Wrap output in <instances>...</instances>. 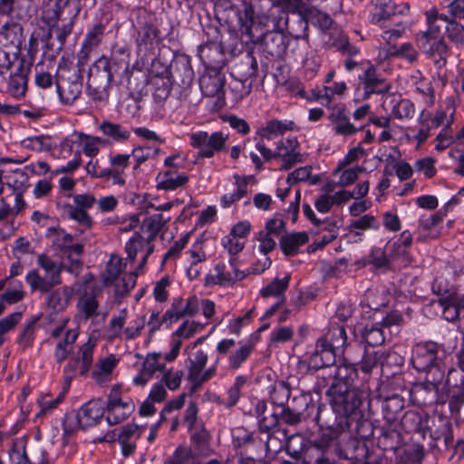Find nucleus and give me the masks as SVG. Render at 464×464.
<instances>
[{"mask_svg": "<svg viewBox=\"0 0 464 464\" xmlns=\"http://www.w3.org/2000/svg\"><path fill=\"white\" fill-rule=\"evenodd\" d=\"M158 188L164 190H175L188 181V176L179 173L177 169H169L159 173L157 177Z\"/></svg>", "mask_w": 464, "mask_h": 464, "instance_id": "nucleus-29", "label": "nucleus"}, {"mask_svg": "<svg viewBox=\"0 0 464 464\" xmlns=\"http://www.w3.org/2000/svg\"><path fill=\"white\" fill-rule=\"evenodd\" d=\"M127 260L119 255H111L102 273V279L105 285L113 286L119 295L128 294L136 285L140 274L136 269L125 273Z\"/></svg>", "mask_w": 464, "mask_h": 464, "instance_id": "nucleus-2", "label": "nucleus"}, {"mask_svg": "<svg viewBox=\"0 0 464 464\" xmlns=\"http://www.w3.org/2000/svg\"><path fill=\"white\" fill-rule=\"evenodd\" d=\"M420 47L433 59L438 68H441L446 64L448 54V46L441 37L418 39Z\"/></svg>", "mask_w": 464, "mask_h": 464, "instance_id": "nucleus-19", "label": "nucleus"}, {"mask_svg": "<svg viewBox=\"0 0 464 464\" xmlns=\"http://www.w3.org/2000/svg\"><path fill=\"white\" fill-rule=\"evenodd\" d=\"M57 92L63 103L72 104L82 92V84L76 81L62 80L57 82Z\"/></svg>", "mask_w": 464, "mask_h": 464, "instance_id": "nucleus-31", "label": "nucleus"}, {"mask_svg": "<svg viewBox=\"0 0 464 464\" xmlns=\"http://www.w3.org/2000/svg\"><path fill=\"white\" fill-rule=\"evenodd\" d=\"M79 138L82 151L89 158H95L100 152L101 148L106 143V140L97 136L81 134Z\"/></svg>", "mask_w": 464, "mask_h": 464, "instance_id": "nucleus-35", "label": "nucleus"}, {"mask_svg": "<svg viewBox=\"0 0 464 464\" xmlns=\"http://www.w3.org/2000/svg\"><path fill=\"white\" fill-rule=\"evenodd\" d=\"M416 90L423 96L424 102L428 106L434 104L435 96L430 81L426 79L420 80L416 82Z\"/></svg>", "mask_w": 464, "mask_h": 464, "instance_id": "nucleus-64", "label": "nucleus"}, {"mask_svg": "<svg viewBox=\"0 0 464 464\" xmlns=\"http://www.w3.org/2000/svg\"><path fill=\"white\" fill-rule=\"evenodd\" d=\"M307 241L308 235L305 232L292 233L281 238L280 246L285 255L294 256Z\"/></svg>", "mask_w": 464, "mask_h": 464, "instance_id": "nucleus-32", "label": "nucleus"}, {"mask_svg": "<svg viewBox=\"0 0 464 464\" xmlns=\"http://www.w3.org/2000/svg\"><path fill=\"white\" fill-rule=\"evenodd\" d=\"M348 91L347 85L343 81L334 82L331 85L324 86L315 95L317 100H321V103L329 106L334 97L343 98Z\"/></svg>", "mask_w": 464, "mask_h": 464, "instance_id": "nucleus-30", "label": "nucleus"}, {"mask_svg": "<svg viewBox=\"0 0 464 464\" xmlns=\"http://www.w3.org/2000/svg\"><path fill=\"white\" fill-rule=\"evenodd\" d=\"M295 128V122L292 121H279L271 120L262 125L257 130L256 134L263 139L272 140L277 136L285 134L288 130Z\"/></svg>", "mask_w": 464, "mask_h": 464, "instance_id": "nucleus-26", "label": "nucleus"}, {"mask_svg": "<svg viewBox=\"0 0 464 464\" xmlns=\"http://www.w3.org/2000/svg\"><path fill=\"white\" fill-rule=\"evenodd\" d=\"M362 337L370 346L380 345L385 340L382 333V327L379 323L372 325H365L362 331Z\"/></svg>", "mask_w": 464, "mask_h": 464, "instance_id": "nucleus-43", "label": "nucleus"}, {"mask_svg": "<svg viewBox=\"0 0 464 464\" xmlns=\"http://www.w3.org/2000/svg\"><path fill=\"white\" fill-rule=\"evenodd\" d=\"M379 228L380 223L377 218L371 214H365L357 219L353 220L347 227L348 231L357 230L362 234L366 230H378Z\"/></svg>", "mask_w": 464, "mask_h": 464, "instance_id": "nucleus-42", "label": "nucleus"}, {"mask_svg": "<svg viewBox=\"0 0 464 464\" xmlns=\"http://www.w3.org/2000/svg\"><path fill=\"white\" fill-rule=\"evenodd\" d=\"M290 280L291 276L289 274H286L281 278L275 277L259 290V295L263 298H280V301L285 302V293L289 287Z\"/></svg>", "mask_w": 464, "mask_h": 464, "instance_id": "nucleus-28", "label": "nucleus"}, {"mask_svg": "<svg viewBox=\"0 0 464 464\" xmlns=\"http://www.w3.org/2000/svg\"><path fill=\"white\" fill-rule=\"evenodd\" d=\"M256 239L259 242L258 251L265 256L272 252L276 246L275 237L263 231H259L256 234Z\"/></svg>", "mask_w": 464, "mask_h": 464, "instance_id": "nucleus-63", "label": "nucleus"}, {"mask_svg": "<svg viewBox=\"0 0 464 464\" xmlns=\"http://www.w3.org/2000/svg\"><path fill=\"white\" fill-rule=\"evenodd\" d=\"M170 220V218H164L162 214H153L143 219L141 229L151 240L157 237L161 228Z\"/></svg>", "mask_w": 464, "mask_h": 464, "instance_id": "nucleus-34", "label": "nucleus"}, {"mask_svg": "<svg viewBox=\"0 0 464 464\" xmlns=\"http://www.w3.org/2000/svg\"><path fill=\"white\" fill-rule=\"evenodd\" d=\"M105 413L102 400H91L83 404L77 413L78 424L86 429L96 425Z\"/></svg>", "mask_w": 464, "mask_h": 464, "instance_id": "nucleus-16", "label": "nucleus"}, {"mask_svg": "<svg viewBox=\"0 0 464 464\" xmlns=\"http://www.w3.org/2000/svg\"><path fill=\"white\" fill-rule=\"evenodd\" d=\"M232 188L220 196L219 205L222 208H229L246 197L248 185L255 182L252 175H233Z\"/></svg>", "mask_w": 464, "mask_h": 464, "instance_id": "nucleus-11", "label": "nucleus"}, {"mask_svg": "<svg viewBox=\"0 0 464 464\" xmlns=\"http://www.w3.org/2000/svg\"><path fill=\"white\" fill-rule=\"evenodd\" d=\"M75 319L79 323H85L99 314V302L95 295H83L76 304Z\"/></svg>", "mask_w": 464, "mask_h": 464, "instance_id": "nucleus-23", "label": "nucleus"}, {"mask_svg": "<svg viewBox=\"0 0 464 464\" xmlns=\"http://www.w3.org/2000/svg\"><path fill=\"white\" fill-rule=\"evenodd\" d=\"M446 34L448 38L456 45L464 44V25L455 22L448 23Z\"/></svg>", "mask_w": 464, "mask_h": 464, "instance_id": "nucleus-59", "label": "nucleus"}, {"mask_svg": "<svg viewBox=\"0 0 464 464\" xmlns=\"http://www.w3.org/2000/svg\"><path fill=\"white\" fill-rule=\"evenodd\" d=\"M325 335L335 352L342 350L346 345L347 334L343 325L333 326Z\"/></svg>", "mask_w": 464, "mask_h": 464, "instance_id": "nucleus-45", "label": "nucleus"}, {"mask_svg": "<svg viewBox=\"0 0 464 464\" xmlns=\"http://www.w3.org/2000/svg\"><path fill=\"white\" fill-rule=\"evenodd\" d=\"M254 316V310L247 311L242 316L232 318L227 324V332L230 334L239 335L242 328L246 325Z\"/></svg>", "mask_w": 464, "mask_h": 464, "instance_id": "nucleus-53", "label": "nucleus"}, {"mask_svg": "<svg viewBox=\"0 0 464 464\" xmlns=\"http://www.w3.org/2000/svg\"><path fill=\"white\" fill-rule=\"evenodd\" d=\"M185 316L183 299L177 298L174 299L171 306L164 313L163 321H169V324H171Z\"/></svg>", "mask_w": 464, "mask_h": 464, "instance_id": "nucleus-55", "label": "nucleus"}, {"mask_svg": "<svg viewBox=\"0 0 464 464\" xmlns=\"http://www.w3.org/2000/svg\"><path fill=\"white\" fill-rule=\"evenodd\" d=\"M76 333L68 332L65 340L60 341L56 344L54 356L57 362H61L66 359L68 353L72 351V343L76 340Z\"/></svg>", "mask_w": 464, "mask_h": 464, "instance_id": "nucleus-47", "label": "nucleus"}, {"mask_svg": "<svg viewBox=\"0 0 464 464\" xmlns=\"http://www.w3.org/2000/svg\"><path fill=\"white\" fill-rule=\"evenodd\" d=\"M203 329V324L196 321H184L170 335L169 352L164 354L165 362H174L182 346L183 341L192 337Z\"/></svg>", "mask_w": 464, "mask_h": 464, "instance_id": "nucleus-9", "label": "nucleus"}, {"mask_svg": "<svg viewBox=\"0 0 464 464\" xmlns=\"http://www.w3.org/2000/svg\"><path fill=\"white\" fill-rule=\"evenodd\" d=\"M362 69L363 70V72L359 75V79L364 87L362 99H369L373 93H383L388 92V86L377 76L376 69L372 63H367L366 67Z\"/></svg>", "mask_w": 464, "mask_h": 464, "instance_id": "nucleus-20", "label": "nucleus"}, {"mask_svg": "<svg viewBox=\"0 0 464 464\" xmlns=\"http://www.w3.org/2000/svg\"><path fill=\"white\" fill-rule=\"evenodd\" d=\"M449 14H440V19L447 23L454 22V19L464 18V2H450L447 5Z\"/></svg>", "mask_w": 464, "mask_h": 464, "instance_id": "nucleus-57", "label": "nucleus"}, {"mask_svg": "<svg viewBox=\"0 0 464 464\" xmlns=\"http://www.w3.org/2000/svg\"><path fill=\"white\" fill-rule=\"evenodd\" d=\"M208 354L201 349L188 356L187 361L188 378L191 382L201 372L208 362Z\"/></svg>", "mask_w": 464, "mask_h": 464, "instance_id": "nucleus-36", "label": "nucleus"}, {"mask_svg": "<svg viewBox=\"0 0 464 464\" xmlns=\"http://www.w3.org/2000/svg\"><path fill=\"white\" fill-rule=\"evenodd\" d=\"M445 213L441 210L432 215L422 216L418 223V240L424 241L427 238H436L440 235L439 225L442 222Z\"/></svg>", "mask_w": 464, "mask_h": 464, "instance_id": "nucleus-21", "label": "nucleus"}, {"mask_svg": "<svg viewBox=\"0 0 464 464\" xmlns=\"http://www.w3.org/2000/svg\"><path fill=\"white\" fill-rule=\"evenodd\" d=\"M154 251L153 240L140 233H134L125 244L126 260L133 263L138 256L140 261L135 268L140 274H142L149 256Z\"/></svg>", "mask_w": 464, "mask_h": 464, "instance_id": "nucleus-8", "label": "nucleus"}, {"mask_svg": "<svg viewBox=\"0 0 464 464\" xmlns=\"http://www.w3.org/2000/svg\"><path fill=\"white\" fill-rule=\"evenodd\" d=\"M191 447L179 446L169 459L175 464H201V458L209 455V445L204 435L191 436Z\"/></svg>", "mask_w": 464, "mask_h": 464, "instance_id": "nucleus-7", "label": "nucleus"}, {"mask_svg": "<svg viewBox=\"0 0 464 464\" xmlns=\"http://www.w3.org/2000/svg\"><path fill=\"white\" fill-rule=\"evenodd\" d=\"M271 259L265 256L251 267L241 269L242 262L240 259L228 258L227 266L224 262H218L214 266L213 269L205 276V285L207 286H231L251 274L259 275L263 273L271 266Z\"/></svg>", "mask_w": 464, "mask_h": 464, "instance_id": "nucleus-1", "label": "nucleus"}, {"mask_svg": "<svg viewBox=\"0 0 464 464\" xmlns=\"http://www.w3.org/2000/svg\"><path fill=\"white\" fill-rule=\"evenodd\" d=\"M324 37L327 47L335 48L344 55L352 57L359 53L355 46L350 44L348 37L339 26L333 27L332 31Z\"/></svg>", "mask_w": 464, "mask_h": 464, "instance_id": "nucleus-22", "label": "nucleus"}, {"mask_svg": "<svg viewBox=\"0 0 464 464\" xmlns=\"http://www.w3.org/2000/svg\"><path fill=\"white\" fill-rule=\"evenodd\" d=\"M304 17L313 25L318 27L323 32L324 36L328 32H331L333 27L337 26L327 14L317 9H307L304 14Z\"/></svg>", "mask_w": 464, "mask_h": 464, "instance_id": "nucleus-33", "label": "nucleus"}, {"mask_svg": "<svg viewBox=\"0 0 464 464\" xmlns=\"http://www.w3.org/2000/svg\"><path fill=\"white\" fill-rule=\"evenodd\" d=\"M27 90V75L22 63L16 68V72L11 74L6 86V92L14 99H21Z\"/></svg>", "mask_w": 464, "mask_h": 464, "instance_id": "nucleus-27", "label": "nucleus"}, {"mask_svg": "<svg viewBox=\"0 0 464 464\" xmlns=\"http://www.w3.org/2000/svg\"><path fill=\"white\" fill-rule=\"evenodd\" d=\"M74 294L72 286H63L53 292L49 296V304L56 310L64 309Z\"/></svg>", "mask_w": 464, "mask_h": 464, "instance_id": "nucleus-38", "label": "nucleus"}, {"mask_svg": "<svg viewBox=\"0 0 464 464\" xmlns=\"http://www.w3.org/2000/svg\"><path fill=\"white\" fill-rule=\"evenodd\" d=\"M414 105L409 100H401L393 107L392 113L398 119H409L414 115Z\"/></svg>", "mask_w": 464, "mask_h": 464, "instance_id": "nucleus-62", "label": "nucleus"}, {"mask_svg": "<svg viewBox=\"0 0 464 464\" xmlns=\"http://www.w3.org/2000/svg\"><path fill=\"white\" fill-rule=\"evenodd\" d=\"M328 120L332 130L338 136L349 137L354 135L361 130L351 122L344 105L333 107L328 115Z\"/></svg>", "mask_w": 464, "mask_h": 464, "instance_id": "nucleus-12", "label": "nucleus"}, {"mask_svg": "<svg viewBox=\"0 0 464 464\" xmlns=\"http://www.w3.org/2000/svg\"><path fill=\"white\" fill-rule=\"evenodd\" d=\"M276 159L282 162V169H288L302 161L299 142L296 137H288L276 146Z\"/></svg>", "mask_w": 464, "mask_h": 464, "instance_id": "nucleus-14", "label": "nucleus"}, {"mask_svg": "<svg viewBox=\"0 0 464 464\" xmlns=\"http://www.w3.org/2000/svg\"><path fill=\"white\" fill-rule=\"evenodd\" d=\"M119 363V359L115 354H109L97 360L92 371H90L92 380L99 384L105 385L109 383L113 377V372Z\"/></svg>", "mask_w": 464, "mask_h": 464, "instance_id": "nucleus-15", "label": "nucleus"}, {"mask_svg": "<svg viewBox=\"0 0 464 464\" xmlns=\"http://www.w3.org/2000/svg\"><path fill=\"white\" fill-rule=\"evenodd\" d=\"M64 399V392H60L55 398L50 394L43 395L38 400L40 407L39 415H44L55 409Z\"/></svg>", "mask_w": 464, "mask_h": 464, "instance_id": "nucleus-52", "label": "nucleus"}, {"mask_svg": "<svg viewBox=\"0 0 464 464\" xmlns=\"http://www.w3.org/2000/svg\"><path fill=\"white\" fill-rule=\"evenodd\" d=\"M362 403V394L356 389L334 392L332 398L333 410L340 415L355 414Z\"/></svg>", "mask_w": 464, "mask_h": 464, "instance_id": "nucleus-10", "label": "nucleus"}, {"mask_svg": "<svg viewBox=\"0 0 464 464\" xmlns=\"http://www.w3.org/2000/svg\"><path fill=\"white\" fill-rule=\"evenodd\" d=\"M365 168L355 166L352 168L337 167L335 173H339L338 185L341 187H347L353 184L359 177V174L363 172Z\"/></svg>", "mask_w": 464, "mask_h": 464, "instance_id": "nucleus-44", "label": "nucleus"}, {"mask_svg": "<svg viewBox=\"0 0 464 464\" xmlns=\"http://www.w3.org/2000/svg\"><path fill=\"white\" fill-rule=\"evenodd\" d=\"M394 2H381L380 5H376L375 13L372 16V21L375 23H381L382 20L394 15L397 13H401V10H396L393 8Z\"/></svg>", "mask_w": 464, "mask_h": 464, "instance_id": "nucleus-56", "label": "nucleus"}, {"mask_svg": "<svg viewBox=\"0 0 464 464\" xmlns=\"http://www.w3.org/2000/svg\"><path fill=\"white\" fill-rule=\"evenodd\" d=\"M188 241V236L181 237L169 247L164 254L163 262L175 261L179 257L182 250L185 248Z\"/></svg>", "mask_w": 464, "mask_h": 464, "instance_id": "nucleus-60", "label": "nucleus"}, {"mask_svg": "<svg viewBox=\"0 0 464 464\" xmlns=\"http://www.w3.org/2000/svg\"><path fill=\"white\" fill-rule=\"evenodd\" d=\"M24 297V285L18 280H10L6 290L2 294L3 303L13 304L20 302Z\"/></svg>", "mask_w": 464, "mask_h": 464, "instance_id": "nucleus-39", "label": "nucleus"}, {"mask_svg": "<svg viewBox=\"0 0 464 464\" xmlns=\"http://www.w3.org/2000/svg\"><path fill=\"white\" fill-rule=\"evenodd\" d=\"M184 372L181 369L167 366L161 372V382L170 391L178 390L182 382Z\"/></svg>", "mask_w": 464, "mask_h": 464, "instance_id": "nucleus-41", "label": "nucleus"}, {"mask_svg": "<svg viewBox=\"0 0 464 464\" xmlns=\"http://www.w3.org/2000/svg\"><path fill=\"white\" fill-rule=\"evenodd\" d=\"M57 207L63 210V213L68 218L77 221L79 224L85 227H90L92 224V218L88 215L85 209L75 208L72 205L57 202Z\"/></svg>", "mask_w": 464, "mask_h": 464, "instance_id": "nucleus-37", "label": "nucleus"}, {"mask_svg": "<svg viewBox=\"0 0 464 464\" xmlns=\"http://www.w3.org/2000/svg\"><path fill=\"white\" fill-rule=\"evenodd\" d=\"M239 23L250 37H265L269 31V24H273V29L278 26V19L273 14H255V10L250 2H243L242 9L238 11Z\"/></svg>", "mask_w": 464, "mask_h": 464, "instance_id": "nucleus-4", "label": "nucleus"}, {"mask_svg": "<svg viewBox=\"0 0 464 464\" xmlns=\"http://www.w3.org/2000/svg\"><path fill=\"white\" fill-rule=\"evenodd\" d=\"M133 401L122 393V388L119 384L113 385L107 395L106 420L109 425H117L125 420L134 411Z\"/></svg>", "mask_w": 464, "mask_h": 464, "instance_id": "nucleus-5", "label": "nucleus"}, {"mask_svg": "<svg viewBox=\"0 0 464 464\" xmlns=\"http://www.w3.org/2000/svg\"><path fill=\"white\" fill-rule=\"evenodd\" d=\"M337 440L334 430H328L321 434L319 438L312 441V446L322 451L327 452Z\"/></svg>", "mask_w": 464, "mask_h": 464, "instance_id": "nucleus-51", "label": "nucleus"}, {"mask_svg": "<svg viewBox=\"0 0 464 464\" xmlns=\"http://www.w3.org/2000/svg\"><path fill=\"white\" fill-rule=\"evenodd\" d=\"M143 431L144 428L135 423H128L120 429L117 440L124 457H129L134 453L137 447V441L142 435Z\"/></svg>", "mask_w": 464, "mask_h": 464, "instance_id": "nucleus-17", "label": "nucleus"}, {"mask_svg": "<svg viewBox=\"0 0 464 464\" xmlns=\"http://www.w3.org/2000/svg\"><path fill=\"white\" fill-rule=\"evenodd\" d=\"M253 350L251 344H244L236 350L228 359V366L230 369H238L248 358Z\"/></svg>", "mask_w": 464, "mask_h": 464, "instance_id": "nucleus-49", "label": "nucleus"}, {"mask_svg": "<svg viewBox=\"0 0 464 464\" xmlns=\"http://www.w3.org/2000/svg\"><path fill=\"white\" fill-rule=\"evenodd\" d=\"M98 130L103 136L115 143H125L131 136V131L128 128L110 121H102L99 124Z\"/></svg>", "mask_w": 464, "mask_h": 464, "instance_id": "nucleus-24", "label": "nucleus"}, {"mask_svg": "<svg viewBox=\"0 0 464 464\" xmlns=\"http://www.w3.org/2000/svg\"><path fill=\"white\" fill-rule=\"evenodd\" d=\"M96 346V341L89 338L80 348L77 354V359L74 362H69L64 371L70 369L72 372L76 370L78 366L79 374L81 376H87L90 373L91 368L93 364V353Z\"/></svg>", "mask_w": 464, "mask_h": 464, "instance_id": "nucleus-18", "label": "nucleus"}, {"mask_svg": "<svg viewBox=\"0 0 464 464\" xmlns=\"http://www.w3.org/2000/svg\"><path fill=\"white\" fill-rule=\"evenodd\" d=\"M18 62V53L0 48V74L5 75Z\"/></svg>", "mask_w": 464, "mask_h": 464, "instance_id": "nucleus-61", "label": "nucleus"}, {"mask_svg": "<svg viewBox=\"0 0 464 464\" xmlns=\"http://www.w3.org/2000/svg\"><path fill=\"white\" fill-rule=\"evenodd\" d=\"M228 134L223 131L208 133L205 130H198L189 134V144L198 150L199 158L210 159L216 154L223 152L227 148Z\"/></svg>", "mask_w": 464, "mask_h": 464, "instance_id": "nucleus-6", "label": "nucleus"}, {"mask_svg": "<svg viewBox=\"0 0 464 464\" xmlns=\"http://www.w3.org/2000/svg\"><path fill=\"white\" fill-rule=\"evenodd\" d=\"M36 263L43 269L44 276H40L35 269H32L26 274L25 281L32 291L47 293L61 284V273L63 267L62 263L53 260L46 255H39Z\"/></svg>", "mask_w": 464, "mask_h": 464, "instance_id": "nucleus-3", "label": "nucleus"}, {"mask_svg": "<svg viewBox=\"0 0 464 464\" xmlns=\"http://www.w3.org/2000/svg\"><path fill=\"white\" fill-rule=\"evenodd\" d=\"M246 243V241L228 234L223 236L220 240V245L227 253L228 258L234 257L235 259H239L238 255L244 250Z\"/></svg>", "mask_w": 464, "mask_h": 464, "instance_id": "nucleus-40", "label": "nucleus"}, {"mask_svg": "<svg viewBox=\"0 0 464 464\" xmlns=\"http://www.w3.org/2000/svg\"><path fill=\"white\" fill-rule=\"evenodd\" d=\"M335 353L328 337L324 335L317 340L315 351L312 356L318 367H326L334 363Z\"/></svg>", "mask_w": 464, "mask_h": 464, "instance_id": "nucleus-25", "label": "nucleus"}, {"mask_svg": "<svg viewBox=\"0 0 464 464\" xmlns=\"http://www.w3.org/2000/svg\"><path fill=\"white\" fill-rule=\"evenodd\" d=\"M294 328L292 326H281L275 328L269 335L271 343H286L293 339Z\"/></svg>", "mask_w": 464, "mask_h": 464, "instance_id": "nucleus-58", "label": "nucleus"}, {"mask_svg": "<svg viewBox=\"0 0 464 464\" xmlns=\"http://www.w3.org/2000/svg\"><path fill=\"white\" fill-rule=\"evenodd\" d=\"M161 359H164V355L160 353H148L142 367L152 375L157 372L161 373L166 367L165 363L161 362ZM163 361L165 362V360Z\"/></svg>", "mask_w": 464, "mask_h": 464, "instance_id": "nucleus-50", "label": "nucleus"}, {"mask_svg": "<svg viewBox=\"0 0 464 464\" xmlns=\"http://www.w3.org/2000/svg\"><path fill=\"white\" fill-rule=\"evenodd\" d=\"M438 356V345L433 342L420 343L412 352V364L420 372L429 370L435 363Z\"/></svg>", "mask_w": 464, "mask_h": 464, "instance_id": "nucleus-13", "label": "nucleus"}, {"mask_svg": "<svg viewBox=\"0 0 464 464\" xmlns=\"http://www.w3.org/2000/svg\"><path fill=\"white\" fill-rule=\"evenodd\" d=\"M158 152L159 149L151 146L134 147L130 154L135 160L134 169H138L146 160L156 156Z\"/></svg>", "mask_w": 464, "mask_h": 464, "instance_id": "nucleus-46", "label": "nucleus"}, {"mask_svg": "<svg viewBox=\"0 0 464 464\" xmlns=\"http://www.w3.org/2000/svg\"><path fill=\"white\" fill-rule=\"evenodd\" d=\"M246 383V379L243 376H237L235 379L233 385L227 391V399L224 401L226 407L230 408L235 406L241 394V389Z\"/></svg>", "mask_w": 464, "mask_h": 464, "instance_id": "nucleus-54", "label": "nucleus"}, {"mask_svg": "<svg viewBox=\"0 0 464 464\" xmlns=\"http://www.w3.org/2000/svg\"><path fill=\"white\" fill-rule=\"evenodd\" d=\"M440 14L437 10H430L426 12V21L428 29L418 39L440 37V26L436 24Z\"/></svg>", "mask_w": 464, "mask_h": 464, "instance_id": "nucleus-48", "label": "nucleus"}]
</instances>
